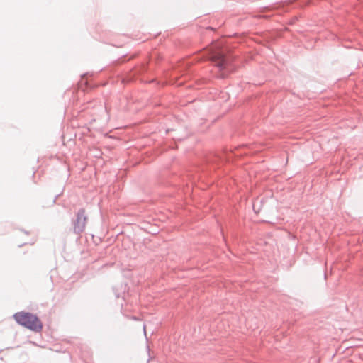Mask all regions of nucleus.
I'll use <instances>...</instances> for the list:
<instances>
[{
    "label": "nucleus",
    "mask_w": 363,
    "mask_h": 363,
    "mask_svg": "<svg viewBox=\"0 0 363 363\" xmlns=\"http://www.w3.org/2000/svg\"><path fill=\"white\" fill-rule=\"evenodd\" d=\"M16 323L30 331L38 333L43 329V323L38 316L28 311H19L13 314Z\"/></svg>",
    "instance_id": "nucleus-1"
},
{
    "label": "nucleus",
    "mask_w": 363,
    "mask_h": 363,
    "mask_svg": "<svg viewBox=\"0 0 363 363\" xmlns=\"http://www.w3.org/2000/svg\"><path fill=\"white\" fill-rule=\"evenodd\" d=\"M87 218L85 216L84 210H80L77 216V219L74 223V230L77 233H82L86 226Z\"/></svg>",
    "instance_id": "nucleus-2"
},
{
    "label": "nucleus",
    "mask_w": 363,
    "mask_h": 363,
    "mask_svg": "<svg viewBox=\"0 0 363 363\" xmlns=\"http://www.w3.org/2000/svg\"><path fill=\"white\" fill-rule=\"evenodd\" d=\"M211 60L214 62L218 67L225 68V60L223 54L218 52H213L211 55Z\"/></svg>",
    "instance_id": "nucleus-3"
},
{
    "label": "nucleus",
    "mask_w": 363,
    "mask_h": 363,
    "mask_svg": "<svg viewBox=\"0 0 363 363\" xmlns=\"http://www.w3.org/2000/svg\"><path fill=\"white\" fill-rule=\"evenodd\" d=\"M60 194H57L55 195V198L53 199V201L52 202L55 203L56 201V200L58 199V197H60Z\"/></svg>",
    "instance_id": "nucleus-4"
},
{
    "label": "nucleus",
    "mask_w": 363,
    "mask_h": 363,
    "mask_svg": "<svg viewBox=\"0 0 363 363\" xmlns=\"http://www.w3.org/2000/svg\"><path fill=\"white\" fill-rule=\"evenodd\" d=\"M62 208H63V209H64V210H65V209H66L65 203H63V204H62Z\"/></svg>",
    "instance_id": "nucleus-5"
},
{
    "label": "nucleus",
    "mask_w": 363,
    "mask_h": 363,
    "mask_svg": "<svg viewBox=\"0 0 363 363\" xmlns=\"http://www.w3.org/2000/svg\"><path fill=\"white\" fill-rule=\"evenodd\" d=\"M23 232L26 233V234H28L29 233L26 230H23Z\"/></svg>",
    "instance_id": "nucleus-6"
}]
</instances>
